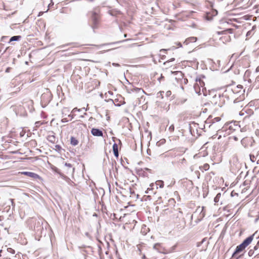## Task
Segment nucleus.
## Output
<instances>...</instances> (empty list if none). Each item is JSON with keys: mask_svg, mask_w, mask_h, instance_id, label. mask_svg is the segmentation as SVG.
Instances as JSON below:
<instances>
[{"mask_svg": "<svg viewBox=\"0 0 259 259\" xmlns=\"http://www.w3.org/2000/svg\"><path fill=\"white\" fill-rule=\"evenodd\" d=\"M126 35H126V34H124V36L125 37H126Z\"/></svg>", "mask_w": 259, "mask_h": 259, "instance_id": "obj_56", "label": "nucleus"}, {"mask_svg": "<svg viewBox=\"0 0 259 259\" xmlns=\"http://www.w3.org/2000/svg\"><path fill=\"white\" fill-rule=\"evenodd\" d=\"M256 70H259V69H258V68H256Z\"/></svg>", "mask_w": 259, "mask_h": 259, "instance_id": "obj_57", "label": "nucleus"}, {"mask_svg": "<svg viewBox=\"0 0 259 259\" xmlns=\"http://www.w3.org/2000/svg\"><path fill=\"white\" fill-rule=\"evenodd\" d=\"M165 96H166L167 98H168V97H169V96L171 95V91H167V92L165 93Z\"/></svg>", "mask_w": 259, "mask_h": 259, "instance_id": "obj_23", "label": "nucleus"}, {"mask_svg": "<svg viewBox=\"0 0 259 259\" xmlns=\"http://www.w3.org/2000/svg\"><path fill=\"white\" fill-rule=\"evenodd\" d=\"M156 185L157 188L159 186V188H162L164 187V182L162 181L158 180L156 182Z\"/></svg>", "mask_w": 259, "mask_h": 259, "instance_id": "obj_18", "label": "nucleus"}, {"mask_svg": "<svg viewBox=\"0 0 259 259\" xmlns=\"http://www.w3.org/2000/svg\"><path fill=\"white\" fill-rule=\"evenodd\" d=\"M235 92L237 93V88H232L231 86H229L226 88L223 95L224 97H226L228 99L234 101V99L235 98V95L234 94Z\"/></svg>", "mask_w": 259, "mask_h": 259, "instance_id": "obj_4", "label": "nucleus"}, {"mask_svg": "<svg viewBox=\"0 0 259 259\" xmlns=\"http://www.w3.org/2000/svg\"><path fill=\"white\" fill-rule=\"evenodd\" d=\"M221 196V194L219 193L214 198V201L215 203H217L219 201L220 198Z\"/></svg>", "mask_w": 259, "mask_h": 259, "instance_id": "obj_20", "label": "nucleus"}, {"mask_svg": "<svg viewBox=\"0 0 259 259\" xmlns=\"http://www.w3.org/2000/svg\"><path fill=\"white\" fill-rule=\"evenodd\" d=\"M215 119H216L217 121H219L220 120V118L219 117H217L215 118Z\"/></svg>", "mask_w": 259, "mask_h": 259, "instance_id": "obj_51", "label": "nucleus"}, {"mask_svg": "<svg viewBox=\"0 0 259 259\" xmlns=\"http://www.w3.org/2000/svg\"><path fill=\"white\" fill-rule=\"evenodd\" d=\"M234 139L235 141H238V139L237 137H234Z\"/></svg>", "mask_w": 259, "mask_h": 259, "instance_id": "obj_46", "label": "nucleus"}, {"mask_svg": "<svg viewBox=\"0 0 259 259\" xmlns=\"http://www.w3.org/2000/svg\"><path fill=\"white\" fill-rule=\"evenodd\" d=\"M127 91L128 93L131 94L132 93H139L140 94H144L145 91L141 88L134 87L132 88H128L127 89Z\"/></svg>", "mask_w": 259, "mask_h": 259, "instance_id": "obj_8", "label": "nucleus"}, {"mask_svg": "<svg viewBox=\"0 0 259 259\" xmlns=\"http://www.w3.org/2000/svg\"><path fill=\"white\" fill-rule=\"evenodd\" d=\"M145 169L148 171H150L151 170L148 168H145Z\"/></svg>", "mask_w": 259, "mask_h": 259, "instance_id": "obj_53", "label": "nucleus"}, {"mask_svg": "<svg viewBox=\"0 0 259 259\" xmlns=\"http://www.w3.org/2000/svg\"><path fill=\"white\" fill-rule=\"evenodd\" d=\"M91 134L97 137H102L103 135V132L101 130L96 128H93L91 130Z\"/></svg>", "mask_w": 259, "mask_h": 259, "instance_id": "obj_9", "label": "nucleus"}, {"mask_svg": "<svg viewBox=\"0 0 259 259\" xmlns=\"http://www.w3.org/2000/svg\"><path fill=\"white\" fill-rule=\"evenodd\" d=\"M61 176L67 182L70 180V179L69 178L66 177L65 176H64L63 175H61Z\"/></svg>", "mask_w": 259, "mask_h": 259, "instance_id": "obj_24", "label": "nucleus"}, {"mask_svg": "<svg viewBox=\"0 0 259 259\" xmlns=\"http://www.w3.org/2000/svg\"><path fill=\"white\" fill-rule=\"evenodd\" d=\"M203 169L205 170H207L209 168V165L207 163H205L203 166Z\"/></svg>", "mask_w": 259, "mask_h": 259, "instance_id": "obj_21", "label": "nucleus"}, {"mask_svg": "<svg viewBox=\"0 0 259 259\" xmlns=\"http://www.w3.org/2000/svg\"><path fill=\"white\" fill-rule=\"evenodd\" d=\"M159 245V244H155L153 246V248L156 249V246H157V245Z\"/></svg>", "mask_w": 259, "mask_h": 259, "instance_id": "obj_43", "label": "nucleus"}, {"mask_svg": "<svg viewBox=\"0 0 259 259\" xmlns=\"http://www.w3.org/2000/svg\"><path fill=\"white\" fill-rule=\"evenodd\" d=\"M65 166L67 167H68V168H71L72 167V165L71 164L68 163H65Z\"/></svg>", "mask_w": 259, "mask_h": 259, "instance_id": "obj_27", "label": "nucleus"}, {"mask_svg": "<svg viewBox=\"0 0 259 259\" xmlns=\"http://www.w3.org/2000/svg\"><path fill=\"white\" fill-rule=\"evenodd\" d=\"M47 140L48 141L52 143H55L56 141V137L54 135H49L47 136Z\"/></svg>", "mask_w": 259, "mask_h": 259, "instance_id": "obj_15", "label": "nucleus"}, {"mask_svg": "<svg viewBox=\"0 0 259 259\" xmlns=\"http://www.w3.org/2000/svg\"><path fill=\"white\" fill-rule=\"evenodd\" d=\"M244 90H240L239 91H237V93L235 92L234 94L235 95V98H234L233 101L234 103L239 102L244 99Z\"/></svg>", "mask_w": 259, "mask_h": 259, "instance_id": "obj_6", "label": "nucleus"}, {"mask_svg": "<svg viewBox=\"0 0 259 259\" xmlns=\"http://www.w3.org/2000/svg\"><path fill=\"white\" fill-rule=\"evenodd\" d=\"M54 5V3L53 2V0H51V3L49 4L48 7L50 8L51 6Z\"/></svg>", "mask_w": 259, "mask_h": 259, "instance_id": "obj_39", "label": "nucleus"}, {"mask_svg": "<svg viewBox=\"0 0 259 259\" xmlns=\"http://www.w3.org/2000/svg\"><path fill=\"white\" fill-rule=\"evenodd\" d=\"M66 111H68L67 108H64V109L62 110V114H63V116H64V112H65ZM66 115V114H65V115Z\"/></svg>", "mask_w": 259, "mask_h": 259, "instance_id": "obj_34", "label": "nucleus"}, {"mask_svg": "<svg viewBox=\"0 0 259 259\" xmlns=\"http://www.w3.org/2000/svg\"><path fill=\"white\" fill-rule=\"evenodd\" d=\"M204 241H205V238L203 239L200 242L198 243V246H200L201 244L203 243Z\"/></svg>", "mask_w": 259, "mask_h": 259, "instance_id": "obj_35", "label": "nucleus"}, {"mask_svg": "<svg viewBox=\"0 0 259 259\" xmlns=\"http://www.w3.org/2000/svg\"><path fill=\"white\" fill-rule=\"evenodd\" d=\"M246 141L245 139H243L242 141H241V143H242V144L243 145V143L244 142Z\"/></svg>", "mask_w": 259, "mask_h": 259, "instance_id": "obj_47", "label": "nucleus"}, {"mask_svg": "<svg viewBox=\"0 0 259 259\" xmlns=\"http://www.w3.org/2000/svg\"><path fill=\"white\" fill-rule=\"evenodd\" d=\"M246 111L244 110H242V111H241L239 113V115L240 116H243L245 114V113H246Z\"/></svg>", "mask_w": 259, "mask_h": 259, "instance_id": "obj_28", "label": "nucleus"}, {"mask_svg": "<svg viewBox=\"0 0 259 259\" xmlns=\"http://www.w3.org/2000/svg\"><path fill=\"white\" fill-rule=\"evenodd\" d=\"M175 60V58H171L169 61H167L164 63V64H166L170 62L174 61Z\"/></svg>", "mask_w": 259, "mask_h": 259, "instance_id": "obj_31", "label": "nucleus"}, {"mask_svg": "<svg viewBox=\"0 0 259 259\" xmlns=\"http://www.w3.org/2000/svg\"><path fill=\"white\" fill-rule=\"evenodd\" d=\"M55 147L56 148V149H57L59 150H60L61 149V147L59 145H56L55 146Z\"/></svg>", "mask_w": 259, "mask_h": 259, "instance_id": "obj_37", "label": "nucleus"}, {"mask_svg": "<svg viewBox=\"0 0 259 259\" xmlns=\"http://www.w3.org/2000/svg\"><path fill=\"white\" fill-rule=\"evenodd\" d=\"M112 149H113V151L114 156L116 157H118L119 156V154H118V145L116 143H114L113 144Z\"/></svg>", "mask_w": 259, "mask_h": 259, "instance_id": "obj_13", "label": "nucleus"}, {"mask_svg": "<svg viewBox=\"0 0 259 259\" xmlns=\"http://www.w3.org/2000/svg\"><path fill=\"white\" fill-rule=\"evenodd\" d=\"M175 247H176V246H174L173 247H172L171 251L174 250L175 249Z\"/></svg>", "mask_w": 259, "mask_h": 259, "instance_id": "obj_48", "label": "nucleus"}, {"mask_svg": "<svg viewBox=\"0 0 259 259\" xmlns=\"http://www.w3.org/2000/svg\"><path fill=\"white\" fill-rule=\"evenodd\" d=\"M176 215V217L174 219L176 227L178 230L183 229L186 226V221L183 217V212L181 211H179Z\"/></svg>", "mask_w": 259, "mask_h": 259, "instance_id": "obj_2", "label": "nucleus"}, {"mask_svg": "<svg viewBox=\"0 0 259 259\" xmlns=\"http://www.w3.org/2000/svg\"><path fill=\"white\" fill-rule=\"evenodd\" d=\"M254 235H251L249 236L248 237L246 238L243 242L240 244V245H238L236 247V248L235 250V251L233 252L232 257H235L236 255L240 253L241 252L243 251L245 248L251 243L252 242L253 239Z\"/></svg>", "mask_w": 259, "mask_h": 259, "instance_id": "obj_1", "label": "nucleus"}, {"mask_svg": "<svg viewBox=\"0 0 259 259\" xmlns=\"http://www.w3.org/2000/svg\"><path fill=\"white\" fill-rule=\"evenodd\" d=\"M127 40H128V39H125V40H122V41H117L116 43H120V42L125 41H127Z\"/></svg>", "mask_w": 259, "mask_h": 259, "instance_id": "obj_41", "label": "nucleus"}, {"mask_svg": "<svg viewBox=\"0 0 259 259\" xmlns=\"http://www.w3.org/2000/svg\"><path fill=\"white\" fill-rule=\"evenodd\" d=\"M165 51H166V50H165V49H161L160 51V52H165Z\"/></svg>", "mask_w": 259, "mask_h": 259, "instance_id": "obj_45", "label": "nucleus"}, {"mask_svg": "<svg viewBox=\"0 0 259 259\" xmlns=\"http://www.w3.org/2000/svg\"><path fill=\"white\" fill-rule=\"evenodd\" d=\"M247 140H248V139H247ZM249 140L250 141H251V142L252 141V139H249ZM253 142H254V141H253Z\"/></svg>", "mask_w": 259, "mask_h": 259, "instance_id": "obj_55", "label": "nucleus"}, {"mask_svg": "<svg viewBox=\"0 0 259 259\" xmlns=\"http://www.w3.org/2000/svg\"><path fill=\"white\" fill-rule=\"evenodd\" d=\"M76 110H77V111H80V109H77V108H74V109H73L72 111L74 112V111H76Z\"/></svg>", "mask_w": 259, "mask_h": 259, "instance_id": "obj_42", "label": "nucleus"}, {"mask_svg": "<svg viewBox=\"0 0 259 259\" xmlns=\"http://www.w3.org/2000/svg\"><path fill=\"white\" fill-rule=\"evenodd\" d=\"M10 200L11 201V203H12V205L13 206V208H14L15 207V204H14V200L12 199H10Z\"/></svg>", "mask_w": 259, "mask_h": 259, "instance_id": "obj_33", "label": "nucleus"}, {"mask_svg": "<svg viewBox=\"0 0 259 259\" xmlns=\"http://www.w3.org/2000/svg\"><path fill=\"white\" fill-rule=\"evenodd\" d=\"M164 92L163 91L159 92L158 93H157V94L156 95V97L157 98L163 99V94H164Z\"/></svg>", "mask_w": 259, "mask_h": 259, "instance_id": "obj_19", "label": "nucleus"}, {"mask_svg": "<svg viewBox=\"0 0 259 259\" xmlns=\"http://www.w3.org/2000/svg\"><path fill=\"white\" fill-rule=\"evenodd\" d=\"M189 129L190 132L192 135V127L191 126V124H189Z\"/></svg>", "mask_w": 259, "mask_h": 259, "instance_id": "obj_40", "label": "nucleus"}, {"mask_svg": "<svg viewBox=\"0 0 259 259\" xmlns=\"http://www.w3.org/2000/svg\"><path fill=\"white\" fill-rule=\"evenodd\" d=\"M250 160H251L252 162H254V159L255 158V156H254V155H250Z\"/></svg>", "mask_w": 259, "mask_h": 259, "instance_id": "obj_30", "label": "nucleus"}, {"mask_svg": "<svg viewBox=\"0 0 259 259\" xmlns=\"http://www.w3.org/2000/svg\"><path fill=\"white\" fill-rule=\"evenodd\" d=\"M68 117H71V118H73V115L72 114L68 115Z\"/></svg>", "mask_w": 259, "mask_h": 259, "instance_id": "obj_44", "label": "nucleus"}, {"mask_svg": "<svg viewBox=\"0 0 259 259\" xmlns=\"http://www.w3.org/2000/svg\"><path fill=\"white\" fill-rule=\"evenodd\" d=\"M197 40V38L196 37H190L188 38H187L185 41L184 42V43L187 45H188L190 42H195Z\"/></svg>", "mask_w": 259, "mask_h": 259, "instance_id": "obj_12", "label": "nucleus"}, {"mask_svg": "<svg viewBox=\"0 0 259 259\" xmlns=\"http://www.w3.org/2000/svg\"><path fill=\"white\" fill-rule=\"evenodd\" d=\"M211 102L215 105L221 107L225 104V99L223 96V95L215 94L214 95L211 99Z\"/></svg>", "mask_w": 259, "mask_h": 259, "instance_id": "obj_5", "label": "nucleus"}, {"mask_svg": "<svg viewBox=\"0 0 259 259\" xmlns=\"http://www.w3.org/2000/svg\"><path fill=\"white\" fill-rule=\"evenodd\" d=\"M145 258H146V256L145 254H143V256H142V259H145Z\"/></svg>", "mask_w": 259, "mask_h": 259, "instance_id": "obj_50", "label": "nucleus"}, {"mask_svg": "<svg viewBox=\"0 0 259 259\" xmlns=\"http://www.w3.org/2000/svg\"><path fill=\"white\" fill-rule=\"evenodd\" d=\"M68 121V120H67V119L66 118H64L62 119V120H61V122H63V123L67 122Z\"/></svg>", "mask_w": 259, "mask_h": 259, "instance_id": "obj_32", "label": "nucleus"}, {"mask_svg": "<svg viewBox=\"0 0 259 259\" xmlns=\"http://www.w3.org/2000/svg\"><path fill=\"white\" fill-rule=\"evenodd\" d=\"M8 251L12 254H14L15 253V250L11 248H8Z\"/></svg>", "mask_w": 259, "mask_h": 259, "instance_id": "obj_25", "label": "nucleus"}, {"mask_svg": "<svg viewBox=\"0 0 259 259\" xmlns=\"http://www.w3.org/2000/svg\"><path fill=\"white\" fill-rule=\"evenodd\" d=\"M179 46L180 47H181L182 46V44H181L180 42H179Z\"/></svg>", "mask_w": 259, "mask_h": 259, "instance_id": "obj_54", "label": "nucleus"}, {"mask_svg": "<svg viewBox=\"0 0 259 259\" xmlns=\"http://www.w3.org/2000/svg\"><path fill=\"white\" fill-rule=\"evenodd\" d=\"M71 44H72V43H71V44H66V45H65L61 46H60V47H59V48H64V47H65V46H69V45H71Z\"/></svg>", "mask_w": 259, "mask_h": 259, "instance_id": "obj_36", "label": "nucleus"}, {"mask_svg": "<svg viewBox=\"0 0 259 259\" xmlns=\"http://www.w3.org/2000/svg\"><path fill=\"white\" fill-rule=\"evenodd\" d=\"M21 38V36L20 35H15L11 37L10 39L9 42L13 41H18Z\"/></svg>", "mask_w": 259, "mask_h": 259, "instance_id": "obj_17", "label": "nucleus"}, {"mask_svg": "<svg viewBox=\"0 0 259 259\" xmlns=\"http://www.w3.org/2000/svg\"><path fill=\"white\" fill-rule=\"evenodd\" d=\"M233 88H237L238 91H239L240 90H243V88L241 85H238L237 86L233 87Z\"/></svg>", "mask_w": 259, "mask_h": 259, "instance_id": "obj_26", "label": "nucleus"}, {"mask_svg": "<svg viewBox=\"0 0 259 259\" xmlns=\"http://www.w3.org/2000/svg\"><path fill=\"white\" fill-rule=\"evenodd\" d=\"M204 207H202L201 208L199 207L196 209V212L197 211H200V217H199L201 219L204 218L205 215V211H204Z\"/></svg>", "mask_w": 259, "mask_h": 259, "instance_id": "obj_14", "label": "nucleus"}, {"mask_svg": "<svg viewBox=\"0 0 259 259\" xmlns=\"http://www.w3.org/2000/svg\"><path fill=\"white\" fill-rule=\"evenodd\" d=\"M99 12L100 9L98 7L94 9V10L91 12V19L93 23L92 28L94 30L98 27L99 22Z\"/></svg>", "mask_w": 259, "mask_h": 259, "instance_id": "obj_3", "label": "nucleus"}, {"mask_svg": "<svg viewBox=\"0 0 259 259\" xmlns=\"http://www.w3.org/2000/svg\"><path fill=\"white\" fill-rule=\"evenodd\" d=\"M256 70H259V69H258V68H256Z\"/></svg>", "mask_w": 259, "mask_h": 259, "instance_id": "obj_58", "label": "nucleus"}, {"mask_svg": "<svg viewBox=\"0 0 259 259\" xmlns=\"http://www.w3.org/2000/svg\"><path fill=\"white\" fill-rule=\"evenodd\" d=\"M138 250H139V251L141 252V248L138 246Z\"/></svg>", "mask_w": 259, "mask_h": 259, "instance_id": "obj_52", "label": "nucleus"}, {"mask_svg": "<svg viewBox=\"0 0 259 259\" xmlns=\"http://www.w3.org/2000/svg\"><path fill=\"white\" fill-rule=\"evenodd\" d=\"M217 15L218 11L215 9H212L210 12L206 13V19L210 20L212 18V17L215 16Z\"/></svg>", "mask_w": 259, "mask_h": 259, "instance_id": "obj_10", "label": "nucleus"}, {"mask_svg": "<svg viewBox=\"0 0 259 259\" xmlns=\"http://www.w3.org/2000/svg\"><path fill=\"white\" fill-rule=\"evenodd\" d=\"M8 38V36H3L1 37V41H4L6 39H7Z\"/></svg>", "mask_w": 259, "mask_h": 259, "instance_id": "obj_29", "label": "nucleus"}, {"mask_svg": "<svg viewBox=\"0 0 259 259\" xmlns=\"http://www.w3.org/2000/svg\"><path fill=\"white\" fill-rule=\"evenodd\" d=\"M78 141L75 138L73 137H71L70 143L72 146H75L78 145Z\"/></svg>", "mask_w": 259, "mask_h": 259, "instance_id": "obj_16", "label": "nucleus"}, {"mask_svg": "<svg viewBox=\"0 0 259 259\" xmlns=\"http://www.w3.org/2000/svg\"><path fill=\"white\" fill-rule=\"evenodd\" d=\"M112 65L115 66V67H119L120 66V65L119 64L115 63H112Z\"/></svg>", "mask_w": 259, "mask_h": 259, "instance_id": "obj_38", "label": "nucleus"}, {"mask_svg": "<svg viewBox=\"0 0 259 259\" xmlns=\"http://www.w3.org/2000/svg\"><path fill=\"white\" fill-rule=\"evenodd\" d=\"M10 68H7V69H6V72H9V70H10Z\"/></svg>", "mask_w": 259, "mask_h": 259, "instance_id": "obj_49", "label": "nucleus"}, {"mask_svg": "<svg viewBox=\"0 0 259 259\" xmlns=\"http://www.w3.org/2000/svg\"><path fill=\"white\" fill-rule=\"evenodd\" d=\"M44 228L42 226V222L40 220H35L34 225V230L36 233L40 234L43 231Z\"/></svg>", "mask_w": 259, "mask_h": 259, "instance_id": "obj_7", "label": "nucleus"}, {"mask_svg": "<svg viewBox=\"0 0 259 259\" xmlns=\"http://www.w3.org/2000/svg\"><path fill=\"white\" fill-rule=\"evenodd\" d=\"M74 168H73V170H72L73 172L74 171Z\"/></svg>", "mask_w": 259, "mask_h": 259, "instance_id": "obj_59", "label": "nucleus"}, {"mask_svg": "<svg viewBox=\"0 0 259 259\" xmlns=\"http://www.w3.org/2000/svg\"><path fill=\"white\" fill-rule=\"evenodd\" d=\"M22 174L24 175H26L27 176H28L29 177L34 178V179H36L39 177V176L37 174L32 172L23 171V172H22Z\"/></svg>", "mask_w": 259, "mask_h": 259, "instance_id": "obj_11", "label": "nucleus"}, {"mask_svg": "<svg viewBox=\"0 0 259 259\" xmlns=\"http://www.w3.org/2000/svg\"><path fill=\"white\" fill-rule=\"evenodd\" d=\"M174 129H175V127H174V124H172L169 127V131L170 132H173L174 131Z\"/></svg>", "mask_w": 259, "mask_h": 259, "instance_id": "obj_22", "label": "nucleus"}]
</instances>
